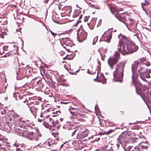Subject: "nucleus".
Masks as SVG:
<instances>
[{
  "label": "nucleus",
  "mask_w": 151,
  "mask_h": 151,
  "mask_svg": "<svg viewBox=\"0 0 151 151\" xmlns=\"http://www.w3.org/2000/svg\"><path fill=\"white\" fill-rule=\"evenodd\" d=\"M140 63H142V61L139 60V61H136L132 65V82L134 84L136 88V90L137 91V84H139L141 89V92L140 96L143 99H145V98L148 97L147 92H148L149 90L147 89L145 86H143L142 84L138 83L137 81V75L136 73L137 68Z\"/></svg>",
  "instance_id": "obj_1"
},
{
  "label": "nucleus",
  "mask_w": 151,
  "mask_h": 151,
  "mask_svg": "<svg viewBox=\"0 0 151 151\" xmlns=\"http://www.w3.org/2000/svg\"><path fill=\"white\" fill-rule=\"evenodd\" d=\"M126 62L121 61L118 63L115 66V70L113 73L115 81L122 82L124 76V68Z\"/></svg>",
  "instance_id": "obj_2"
},
{
  "label": "nucleus",
  "mask_w": 151,
  "mask_h": 151,
  "mask_svg": "<svg viewBox=\"0 0 151 151\" xmlns=\"http://www.w3.org/2000/svg\"><path fill=\"white\" fill-rule=\"evenodd\" d=\"M119 49L121 50L119 52L124 55V54H128L136 51L138 49V47L130 40L125 46H122Z\"/></svg>",
  "instance_id": "obj_3"
},
{
  "label": "nucleus",
  "mask_w": 151,
  "mask_h": 151,
  "mask_svg": "<svg viewBox=\"0 0 151 151\" xmlns=\"http://www.w3.org/2000/svg\"><path fill=\"white\" fill-rule=\"evenodd\" d=\"M144 65H145L147 66H149L150 65V63L149 62L145 61L141 66L140 70L138 71L141 78L143 81H145V77L147 78H150L149 74L151 71L150 70H147L144 67Z\"/></svg>",
  "instance_id": "obj_4"
},
{
  "label": "nucleus",
  "mask_w": 151,
  "mask_h": 151,
  "mask_svg": "<svg viewBox=\"0 0 151 151\" xmlns=\"http://www.w3.org/2000/svg\"><path fill=\"white\" fill-rule=\"evenodd\" d=\"M5 121L7 123L10 124L11 126L13 125L14 128L17 129H20L19 124L22 123V122L19 121L18 118L13 115L10 114L5 117Z\"/></svg>",
  "instance_id": "obj_5"
},
{
  "label": "nucleus",
  "mask_w": 151,
  "mask_h": 151,
  "mask_svg": "<svg viewBox=\"0 0 151 151\" xmlns=\"http://www.w3.org/2000/svg\"><path fill=\"white\" fill-rule=\"evenodd\" d=\"M118 37L119 39V42L117 45V49L119 51V52L121 50L119 48H121L123 46H125L126 44L131 40L129 37H127L122 34L118 35Z\"/></svg>",
  "instance_id": "obj_6"
},
{
  "label": "nucleus",
  "mask_w": 151,
  "mask_h": 151,
  "mask_svg": "<svg viewBox=\"0 0 151 151\" xmlns=\"http://www.w3.org/2000/svg\"><path fill=\"white\" fill-rule=\"evenodd\" d=\"M41 136L39 132V130L37 128L32 129V131L30 132L29 139L31 140H38L39 137Z\"/></svg>",
  "instance_id": "obj_7"
},
{
  "label": "nucleus",
  "mask_w": 151,
  "mask_h": 151,
  "mask_svg": "<svg viewBox=\"0 0 151 151\" xmlns=\"http://www.w3.org/2000/svg\"><path fill=\"white\" fill-rule=\"evenodd\" d=\"M9 51L6 53L5 55V57L9 56L10 55L16 54L18 52L19 47L18 46L13 44H10Z\"/></svg>",
  "instance_id": "obj_8"
},
{
  "label": "nucleus",
  "mask_w": 151,
  "mask_h": 151,
  "mask_svg": "<svg viewBox=\"0 0 151 151\" xmlns=\"http://www.w3.org/2000/svg\"><path fill=\"white\" fill-rule=\"evenodd\" d=\"M19 126L21 128L20 129H18L20 130V131L19 132V135L29 138L30 132L28 131L25 130L24 129H25V126L24 125H22V124H19Z\"/></svg>",
  "instance_id": "obj_9"
},
{
  "label": "nucleus",
  "mask_w": 151,
  "mask_h": 151,
  "mask_svg": "<svg viewBox=\"0 0 151 151\" xmlns=\"http://www.w3.org/2000/svg\"><path fill=\"white\" fill-rule=\"evenodd\" d=\"M61 44L63 45V47L66 49V46H71V42L70 39L68 37H65L61 39L60 40Z\"/></svg>",
  "instance_id": "obj_10"
},
{
  "label": "nucleus",
  "mask_w": 151,
  "mask_h": 151,
  "mask_svg": "<svg viewBox=\"0 0 151 151\" xmlns=\"http://www.w3.org/2000/svg\"><path fill=\"white\" fill-rule=\"evenodd\" d=\"M118 62V59L112 57L109 58L108 60V64L111 69H114V66L116 65Z\"/></svg>",
  "instance_id": "obj_11"
},
{
  "label": "nucleus",
  "mask_w": 151,
  "mask_h": 151,
  "mask_svg": "<svg viewBox=\"0 0 151 151\" xmlns=\"http://www.w3.org/2000/svg\"><path fill=\"white\" fill-rule=\"evenodd\" d=\"M87 34L84 31H82L80 34L78 33L77 37L78 41L82 42L87 38Z\"/></svg>",
  "instance_id": "obj_12"
},
{
  "label": "nucleus",
  "mask_w": 151,
  "mask_h": 151,
  "mask_svg": "<svg viewBox=\"0 0 151 151\" xmlns=\"http://www.w3.org/2000/svg\"><path fill=\"white\" fill-rule=\"evenodd\" d=\"M78 111H70V113L73 116H77L78 117H81L83 118H86L87 116L86 115L85 112H81L80 109L78 110Z\"/></svg>",
  "instance_id": "obj_13"
},
{
  "label": "nucleus",
  "mask_w": 151,
  "mask_h": 151,
  "mask_svg": "<svg viewBox=\"0 0 151 151\" xmlns=\"http://www.w3.org/2000/svg\"><path fill=\"white\" fill-rule=\"evenodd\" d=\"M52 109H49L43 111H42L40 115L41 117H43V120H45L49 118L50 111H51Z\"/></svg>",
  "instance_id": "obj_14"
},
{
  "label": "nucleus",
  "mask_w": 151,
  "mask_h": 151,
  "mask_svg": "<svg viewBox=\"0 0 151 151\" xmlns=\"http://www.w3.org/2000/svg\"><path fill=\"white\" fill-rule=\"evenodd\" d=\"M80 130L79 131V133L77 134V138L83 139L87 136L88 131V129H86L84 131L82 132Z\"/></svg>",
  "instance_id": "obj_15"
},
{
  "label": "nucleus",
  "mask_w": 151,
  "mask_h": 151,
  "mask_svg": "<svg viewBox=\"0 0 151 151\" xmlns=\"http://www.w3.org/2000/svg\"><path fill=\"white\" fill-rule=\"evenodd\" d=\"M109 8L111 13L114 15L115 17H117L119 10L116 8L112 5H109Z\"/></svg>",
  "instance_id": "obj_16"
},
{
  "label": "nucleus",
  "mask_w": 151,
  "mask_h": 151,
  "mask_svg": "<svg viewBox=\"0 0 151 151\" xmlns=\"http://www.w3.org/2000/svg\"><path fill=\"white\" fill-rule=\"evenodd\" d=\"M94 55L95 52L93 51L88 52L85 55V60L88 62L90 61L91 60L92 56Z\"/></svg>",
  "instance_id": "obj_17"
},
{
  "label": "nucleus",
  "mask_w": 151,
  "mask_h": 151,
  "mask_svg": "<svg viewBox=\"0 0 151 151\" xmlns=\"http://www.w3.org/2000/svg\"><path fill=\"white\" fill-rule=\"evenodd\" d=\"M96 19L95 18H92L90 23H88V25L91 29H93L95 24Z\"/></svg>",
  "instance_id": "obj_18"
},
{
  "label": "nucleus",
  "mask_w": 151,
  "mask_h": 151,
  "mask_svg": "<svg viewBox=\"0 0 151 151\" xmlns=\"http://www.w3.org/2000/svg\"><path fill=\"white\" fill-rule=\"evenodd\" d=\"M125 14H119L118 13L117 17H116L119 20L123 23H124V18H125Z\"/></svg>",
  "instance_id": "obj_19"
},
{
  "label": "nucleus",
  "mask_w": 151,
  "mask_h": 151,
  "mask_svg": "<svg viewBox=\"0 0 151 151\" xmlns=\"http://www.w3.org/2000/svg\"><path fill=\"white\" fill-rule=\"evenodd\" d=\"M102 37L104 38L105 41L109 42L111 38V35L109 34L108 35H106L104 33Z\"/></svg>",
  "instance_id": "obj_20"
},
{
  "label": "nucleus",
  "mask_w": 151,
  "mask_h": 151,
  "mask_svg": "<svg viewBox=\"0 0 151 151\" xmlns=\"http://www.w3.org/2000/svg\"><path fill=\"white\" fill-rule=\"evenodd\" d=\"M50 109H52L51 111H50V113H52L54 115H53V116H56L59 115L61 113L60 111L57 110V109H54L53 108H50Z\"/></svg>",
  "instance_id": "obj_21"
},
{
  "label": "nucleus",
  "mask_w": 151,
  "mask_h": 151,
  "mask_svg": "<svg viewBox=\"0 0 151 151\" xmlns=\"http://www.w3.org/2000/svg\"><path fill=\"white\" fill-rule=\"evenodd\" d=\"M99 81L100 82L103 83H105L106 82V80L105 76L101 74L99 78Z\"/></svg>",
  "instance_id": "obj_22"
},
{
  "label": "nucleus",
  "mask_w": 151,
  "mask_h": 151,
  "mask_svg": "<svg viewBox=\"0 0 151 151\" xmlns=\"http://www.w3.org/2000/svg\"><path fill=\"white\" fill-rule=\"evenodd\" d=\"M47 121L49 123V124L50 125V127H56V125L54 123L53 121L52 118H49V120H47Z\"/></svg>",
  "instance_id": "obj_23"
},
{
  "label": "nucleus",
  "mask_w": 151,
  "mask_h": 151,
  "mask_svg": "<svg viewBox=\"0 0 151 151\" xmlns=\"http://www.w3.org/2000/svg\"><path fill=\"white\" fill-rule=\"evenodd\" d=\"M63 9V10H66V12H69L71 11V7L70 6H65Z\"/></svg>",
  "instance_id": "obj_24"
},
{
  "label": "nucleus",
  "mask_w": 151,
  "mask_h": 151,
  "mask_svg": "<svg viewBox=\"0 0 151 151\" xmlns=\"http://www.w3.org/2000/svg\"><path fill=\"white\" fill-rule=\"evenodd\" d=\"M31 112L33 114L36 113L37 111V109L34 106L32 107L30 109Z\"/></svg>",
  "instance_id": "obj_25"
},
{
  "label": "nucleus",
  "mask_w": 151,
  "mask_h": 151,
  "mask_svg": "<svg viewBox=\"0 0 151 151\" xmlns=\"http://www.w3.org/2000/svg\"><path fill=\"white\" fill-rule=\"evenodd\" d=\"M114 57L113 58H116L118 59V60L120 58V54L118 52L116 51L115 52L114 54Z\"/></svg>",
  "instance_id": "obj_26"
},
{
  "label": "nucleus",
  "mask_w": 151,
  "mask_h": 151,
  "mask_svg": "<svg viewBox=\"0 0 151 151\" xmlns=\"http://www.w3.org/2000/svg\"><path fill=\"white\" fill-rule=\"evenodd\" d=\"M10 47V44L8 45L4 46L3 47L2 51H8L9 52V51Z\"/></svg>",
  "instance_id": "obj_27"
},
{
  "label": "nucleus",
  "mask_w": 151,
  "mask_h": 151,
  "mask_svg": "<svg viewBox=\"0 0 151 151\" xmlns=\"http://www.w3.org/2000/svg\"><path fill=\"white\" fill-rule=\"evenodd\" d=\"M134 22V20L131 18H128L127 20V22L130 25H132Z\"/></svg>",
  "instance_id": "obj_28"
},
{
  "label": "nucleus",
  "mask_w": 151,
  "mask_h": 151,
  "mask_svg": "<svg viewBox=\"0 0 151 151\" xmlns=\"http://www.w3.org/2000/svg\"><path fill=\"white\" fill-rule=\"evenodd\" d=\"M44 125L47 128H49L51 127H50V125L49 124V123L48 122L45 121L43 123Z\"/></svg>",
  "instance_id": "obj_29"
},
{
  "label": "nucleus",
  "mask_w": 151,
  "mask_h": 151,
  "mask_svg": "<svg viewBox=\"0 0 151 151\" xmlns=\"http://www.w3.org/2000/svg\"><path fill=\"white\" fill-rule=\"evenodd\" d=\"M148 96V97L147 98H145V99L147 100H150V98H151V88L150 89V90L149 92V94L148 92H147V93Z\"/></svg>",
  "instance_id": "obj_30"
},
{
  "label": "nucleus",
  "mask_w": 151,
  "mask_h": 151,
  "mask_svg": "<svg viewBox=\"0 0 151 151\" xmlns=\"http://www.w3.org/2000/svg\"><path fill=\"white\" fill-rule=\"evenodd\" d=\"M6 148L3 145L0 144V151H5Z\"/></svg>",
  "instance_id": "obj_31"
},
{
  "label": "nucleus",
  "mask_w": 151,
  "mask_h": 151,
  "mask_svg": "<svg viewBox=\"0 0 151 151\" xmlns=\"http://www.w3.org/2000/svg\"><path fill=\"white\" fill-rule=\"evenodd\" d=\"M149 4V2L147 0H145L144 2L141 3V5L142 6H145L147 4Z\"/></svg>",
  "instance_id": "obj_32"
},
{
  "label": "nucleus",
  "mask_w": 151,
  "mask_h": 151,
  "mask_svg": "<svg viewBox=\"0 0 151 151\" xmlns=\"http://www.w3.org/2000/svg\"><path fill=\"white\" fill-rule=\"evenodd\" d=\"M46 78L48 80H51V77L48 74L45 73V75Z\"/></svg>",
  "instance_id": "obj_33"
},
{
  "label": "nucleus",
  "mask_w": 151,
  "mask_h": 151,
  "mask_svg": "<svg viewBox=\"0 0 151 151\" xmlns=\"http://www.w3.org/2000/svg\"><path fill=\"white\" fill-rule=\"evenodd\" d=\"M78 110H79V109H78L75 108H73L71 107H70L69 108V111H70H70H73V110H76V111L77 110L78 111Z\"/></svg>",
  "instance_id": "obj_34"
},
{
  "label": "nucleus",
  "mask_w": 151,
  "mask_h": 151,
  "mask_svg": "<svg viewBox=\"0 0 151 151\" xmlns=\"http://www.w3.org/2000/svg\"><path fill=\"white\" fill-rule=\"evenodd\" d=\"M59 121L58 120H57L55 122H54V123H55V125H56V124H59ZM54 127V128H53V129H55L56 128H57L58 127L56 126V127Z\"/></svg>",
  "instance_id": "obj_35"
},
{
  "label": "nucleus",
  "mask_w": 151,
  "mask_h": 151,
  "mask_svg": "<svg viewBox=\"0 0 151 151\" xmlns=\"http://www.w3.org/2000/svg\"><path fill=\"white\" fill-rule=\"evenodd\" d=\"M40 70H41V72H42L44 75H45V73H45L46 70L45 69H44V68H42Z\"/></svg>",
  "instance_id": "obj_36"
},
{
  "label": "nucleus",
  "mask_w": 151,
  "mask_h": 151,
  "mask_svg": "<svg viewBox=\"0 0 151 151\" xmlns=\"http://www.w3.org/2000/svg\"><path fill=\"white\" fill-rule=\"evenodd\" d=\"M78 130H74V131L72 132V135H71V136H73L74 135V134H76V132H78Z\"/></svg>",
  "instance_id": "obj_37"
},
{
  "label": "nucleus",
  "mask_w": 151,
  "mask_h": 151,
  "mask_svg": "<svg viewBox=\"0 0 151 151\" xmlns=\"http://www.w3.org/2000/svg\"><path fill=\"white\" fill-rule=\"evenodd\" d=\"M124 114V112L123 111H121L119 113V114L120 116H122Z\"/></svg>",
  "instance_id": "obj_38"
},
{
  "label": "nucleus",
  "mask_w": 151,
  "mask_h": 151,
  "mask_svg": "<svg viewBox=\"0 0 151 151\" xmlns=\"http://www.w3.org/2000/svg\"><path fill=\"white\" fill-rule=\"evenodd\" d=\"M50 32L51 33V34L54 37L56 35V33H54L53 32H52L51 31H50Z\"/></svg>",
  "instance_id": "obj_39"
},
{
  "label": "nucleus",
  "mask_w": 151,
  "mask_h": 151,
  "mask_svg": "<svg viewBox=\"0 0 151 151\" xmlns=\"http://www.w3.org/2000/svg\"><path fill=\"white\" fill-rule=\"evenodd\" d=\"M112 131L113 130H110L108 132H106V133L107 134H109L112 132Z\"/></svg>",
  "instance_id": "obj_40"
},
{
  "label": "nucleus",
  "mask_w": 151,
  "mask_h": 151,
  "mask_svg": "<svg viewBox=\"0 0 151 151\" xmlns=\"http://www.w3.org/2000/svg\"><path fill=\"white\" fill-rule=\"evenodd\" d=\"M69 102H61L60 103L61 104H67Z\"/></svg>",
  "instance_id": "obj_41"
},
{
  "label": "nucleus",
  "mask_w": 151,
  "mask_h": 151,
  "mask_svg": "<svg viewBox=\"0 0 151 151\" xmlns=\"http://www.w3.org/2000/svg\"><path fill=\"white\" fill-rule=\"evenodd\" d=\"M68 55H67L66 57H65L63 58V60H65V59H68V60H69V59L68 58Z\"/></svg>",
  "instance_id": "obj_42"
},
{
  "label": "nucleus",
  "mask_w": 151,
  "mask_h": 151,
  "mask_svg": "<svg viewBox=\"0 0 151 151\" xmlns=\"http://www.w3.org/2000/svg\"><path fill=\"white\" fill-rule=\"evenodd\" d=\"M17 151H22V150L20 148H17Z\"/></svg>",
  "instance_id": "obj_43"
},
{
  "label": "nucleus",
  "mask_w": 151,
  "mask_h": 151,
  "mask_svg": "<svg viewBox=\"0 0 151 151\" xmlns=\"http://www.w3.org/2000/svg\"><path fill=\"white\" fill-rule=\"evenodd\" d=\"M88 17H86L84 19V21L85 22H86L88 21Z\"/></svg>",
  "instance_id": "obj_44"
},
{
  "label": "nucleus",
  "mask_w": 151,
  "mask_h": 151,
  "mask_svg": "<svg viewBox=\"0 0 151 151\" xmlns=\"http://www.w3.org/2000/svg\"><path fill=\"white\" fill-rule=\"evenodd\" d=\"M147 146H142V147L143 149H147Z\"/></svg>",
  "instance_id": "obj_45"
},
{
  "label": "nucleus",
  "mask_w": 151,
  "mask_h": 151,
  "mask_svg": "<svg viewBox=\"0 0 151 151\" xmlns=\"http://www.w3.org/2000/svg\"><path fill=\"white\" fill-rule=\"evenodd\" d=\"M100 139V138H97V139H95L94 140V141H98Z\"/></svg>",
  "instance_id": "obj_46"
},
{
  "label": "nucleus",
  "mask_w": 151,
  "mask_h": 151,
  "mask_svg": "<svg viewBox=\"0 0 151 151\" xmlns=\"http://www.w3.org/2000/svg\"><path fill=\"white\" fill-rule=\"evenodd\" d=\"M87 73L89 74L91 73V72L90 71V70L89 69L88 70Z\"/></svg>",
  "instance_id": "obj_47"
},
{
  "label": "nucleus",
  "mask_w": 151,
  "mask_h": 151,
  "mask_svg": "<svg viewBox=\"0 0 151 151\" xmlns=\"http://www.w3.org/2000/svg\"><path fill=\"white\" fill-rule=\"evenodd\" d=\"M81 22V21H80V20H78V21H77V22L76 24H77V23H80V22Z\"/></svg>",
  "instance_id": "obj_48"
},
{
  "label": "nucleus",
  "mask_w": 151,
  "mask_h": 151,
  "mask_svg": "<svg viewBox=\"0 0 151 151\" xmlns=\"http://www.w3.org/2000/svg\"><path fill=\"white\" fill-rule=\"evenodd\" d=\"M60 120L61 121V122H62L63 121V119L62 118H61L60 119Z\"/></svg>",
  "instance_id": "obj_49"
},
{
  "label": "nucleus",
  "mask_w": 151,
  "mask_h": 151,
  "mask_svg": "<svg viewBox=\"0 0 151 151\" xmlns=\"http://www.w3.org/2000/svg\"><path fill=\"white\" fill-rule=\"evenodd\" d=\"M98 74H97V77L96 78L94 79V80H96V79H97L98 78Z\"/></svg>",
  "instance_id": "obj_50"
},
{
  "label": "nucleus",
  "mask_w": 151,
  "mask_h": 151,
  "mask_svg": "<svg viewBox=\"0 0 151 151\" xmlns=\"http://www.w3.org/2000/svg\"><path fill=\"white\" fill-rule=\"evenodd\" d=\"M42 72H40V73H41V75L43 77V76H43V74H42Z\"/></svg>",
  "instance_id": "obj_51"
},
{
  "label": "nucleus",
  "mask_w": 151,
  "mask_h": 151,
  "mask_svg": "<svg viewBox=\"0 0 151 151\" xmlns=\"http://www.w3.org/2000/svg\"><path fill=\"white\" fill-rule=\"evenodd\" d=\"M6 86H5V87H4V89H6Z\"/></svg>",
  "instance_id": "obj_52"
},
{
  "label": "nucleus",
  "mask_w": 151,
  "mask_h": 151,
  "mask_svg": "<svg viewBox=\"0 0 151 151\" xmlns=\"http://www.w3.org/2000/svg\"><path fill=\"white\" fill-rule=\"evenodd\" d=\"M73 111H78L77 110L76 111V110H73Z\"/></svg>",
  "instance_id": "obj_53"
},
{
  "label": "nucleus",
  "mask_w": 151,
  "mask_h": 151,
  "mask_svg": "<svg viewBox=\"0 0 151 151\" xmlns=\"http://www.w3.org/2000/svg\"><path fill=\"white\" fill-rule=\"evenodd\" d=\"M63 144L62 145H61V147H62L63 146Z\"/></svg>",
  "instance_id": "obj_54"
},
{
  "label": "nucleus",
  "mask_w": 151,
  "mask_h": 151,
  "mask_svg": "<svg viewBox=\"0 0 151 151\" xmlns=\"http://www.w3.org/2000/svg\"><path fill=\"white\" fill-rule=\"evenodd\" d=\"M81 17H82V16H81H81H80V18Z\"/></svg>",
  "instance_id": "obj_55"
},
{
  "label": "nucleus",
  "mask_w": 151,
  "mask_h": 151,
  "mask_svg": "<svg viewBox=\"0 0 151 151\" xmlns=\"http://www.w3.org/2000/svg\"><path fill=\"white\" fill-rule=\"evenodd\" d=\"M20 95H19V97H20Z\"/></svg>",
  "instance_id": "obj_56"
}]
</instances>
